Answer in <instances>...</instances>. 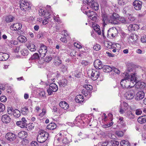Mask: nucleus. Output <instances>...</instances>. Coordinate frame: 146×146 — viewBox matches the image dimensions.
<instances>
[{"label": "nucleus", "mask_w": 146, "mask_h": 146, "mask_svg": "<svg viewBox=\"0 0 146 146\" xmlns=\"http://www.w3.org/2000/svg\"><path fill=\"white\" fill-rule=\"evenodd\" d=\"M14 117L15 118L19 117L21 115L20 111L18 110H15L13 111V114Z\"/></svg>", "instance_id": "41"}, {"label": "nucleus", "mask_w": 146, "mask_h": 146, "mask_svg": "<svg viewBox=\"0 0 146 146\" xmlns=\"http://www.w3.org/2000/svg\"><path fill=\"white\" fill-rule=\"evenodd\" d=\"M46 113V110L45 109H42V112L39 114L38 116L40 117H42Z\"/></svg>", "instance_id": "56"}, {"label": "nucleus", "mask_w": 146, "mask_h": 146, "mask_svg": "<svg viewBox=\"0 0 146 146\" xmlns=\"http://www.w3.org/2000/svg\"><path fill=\"white\" fill-rule=\"evenodd\" d=\"M14 18L13 16L11 15L7 16L5 18V21L7 23L11 22L13 21Z\"/></svg>", "instance_id": "42"}, {"label": "nucleus", "mask_w": 146, "mask_h": 146, "mask_svg": "<svg viewBox=\"0 0 146 146\" xmlns=\"http://www.w3.org/2000/svg\"><path fill=\"white\" fill-rule=\"evenodd\" d=\"M112 68L108 65H105L103 66L102 69L104 72H109L112 70Z\"/></svg>", "instance_id": "38"}, {"label": "nucleus", "mask_w": 146, "mask_h": 146, "mask_svg": "<svg viewBox=\"0 0 146 146\" xmlns=\"http://www.w3.org/2000/svg\"><path fill=\"white\" fill-rule=\"evenodd\" d=\"M34 19V18L33 17H26L24 19V20L25 21H28V22H31L33 21Z\"/></svg>", "instance_id": "48"}, {"label": "nucleus", "mask_w": 146, "mask_h": 146, "mask_svg": "<svg viewBox=\"0 0 146 146\" xmlns=\"http://www.w3.org/2000/svg\"><path fill=\"white\" fill-rule=\"evenodd\" d=\"M47 51L46 47L45 46L41 44L38 51L40 57L41 58L44 57Z\"/></svg>", "instance_id": "13"}, {"label": "nucleus", "mask_w": 146, "mask_h": 146, "mask_svg": "<svg viewBox=\"0 0 146 146\" xmlns=\"http://www.w3.org/2000/svg\"><path fill=\"white\" fill-rule=\"evenodd\" d=\"M90 26L94 30V31L96 32L98 35L101 34V32L100 29V27L97 23L92 22L90 24Z\"/></svg>", "instance_id": "16"}, {"label": "nucleus", "mask_w": 146, "mask_h": 146, "mask_svg": "<svg viewBox=\"0 0 146 146\" xmlns=\"http://www.w3.org/2000/svg\"><path fill=\"white\" fill-rule=\"evenodd\" d=\"M1 119L2 122L5 123H9L11 120V118L7 114H4L1 117Z\"/></svg>", "instance_id": "24"}, {"label": "nucleus", "mask_w": 146, "mask_h": 146, "mask_svg": "<svg viewBox=\"0 0 146 146\" xmlns=\"http://www.w3.org/2000/svg\"><path fill=\"white\" fill-rule=\"evenodd\" d=\"M75 100L77 103L81 104L84 101V98L82 95L79 94L76 97Z\"/></svg>", "instance_id": "28"}, {"label": "nucleus", "mask_w": 146, "mask_h": 146, "mask_svg": "<svg viewBox=\"0 0 146 146\" xmlns=\"http://www.w3.org/2000/svg\"><path fill=\"white\" fill-rule=\"evenodd\" d=\"M139 29V26L136 24H131L130 25L128 28L129 31H132L137 30Z\"/></svg>", "instance_id": "29"}, {"label": "nucleus", "mask_w": 146, "mask_h": 146, "mask_svg": "<svg viewBox=\"0 0 146 146\" xmlns=\"http://www.w3.org/2000/svg\"><path fill=\"white\" fill-rule=\"evenodd\" d=\"M14 110L11 107H9L7 109V113L9 114H13V111H14Z\"/></svg>", "instance_id": "58"}, {"label": "nucleus", "mask_w": 146, "mask_h": 146, "mask_svg": "<svg viewBox=\"0 0 146 146\" xmlns=\"http://www.w3.org/2000/svg\"><path fill=\"white\" fill-rule=\"evenodd\" d=\"M88 6L96 11L98 9L99 6L98 3L95 1H83V3L81 8L82 11L85 14L88 12L89 9Z\"/></svg>", "instance_id": "4"}, {"label": "nucleus", "mask_w": 146, "mask_h": 146, "mask_svg": "<svg viewBox=\"0 0 146 146\" xmlns=\"http://www.w3.org/2000/svg\"><path fill=\"white\" fill-rule=\"evenodd\" d=\"M113 146H118L119 144V142L117 141H113L111 142Z\"/></svg>", "instance_id": "64"}, {"label": "nucleus", "mask_w": 146, "mask_h": 146, "mask_svg": "<svg viewBox=\"0 0 146 146\" xmlns=\"http://www.w3.org/2000/svg\"><path fill=\"white\" fill-rule=\"evenodd\" d=\"M58 83L60 87H63L67 85L68 82L66 79H64L59 81Z\"/></svg>", "instance_id": "34"}, {"label": "nucleus", "mask_w": 146, "mask_h": 146, "mask_svg": "<svg viewBox=\"0 0 146 146\" xmlns=\"http://www.w3.org/2000/svg\"><path fill=\"white\" fill-rule=\"evenodd\" d=\"M94 14H96V13L94 12L88 10V11L86 14L89 18L90 19L91 17L93 16V15H94Z\"/></svg>", "instance_id": "50"}, {"label": "nucleus", "mask_w": 146, "mask_h": 146, "mask_svg": "<svg viewBox=\"0 0 146 146\" xmlns=\"http://www.w3.org/2000/svg\"><path fill=\"white\" fill-rule=\"evenodd\" d=\"M105 46L109 48H115L118 46V48H120V46L119 44L115 43H112L110 42H105Z\"/></svg>", "instance_id": "20"}, {"label": "nucleus", "mask_w": 146, "mask_h": 146, "mask_svg": "<svg viewBox=\"0 0 146 146\" xmlns=\"http://www.w3.org/2000/svg\"><path fill=\"white\" fill-rule=\"evenodd\" d=\"M17 39L19 42L22 43H25L27 40V38L25 36L22 35L19 36L18 38Z\"/></svg>", "instance_id": "36"}, {"label": "nucleus", "mask_w": 146, "mask_h": 146, "mask_svg": "<svg viewBox=\"0 0 146 146\" xmlns=\"http://www.w3.org/2000/svg\"><path fill=\"white\" fill-rule=\"evenodd\" d=\"M94 66L96 69H100L102 68L103 65L100 60H97L95 61L94 62Z\"/></svg>", "instance_id": "25"}, {"label": "nucleus", "mask_w": 146, "mask_h": 146, "mask_svg": "<svg viewBox=\"0 0 146 146\" xmlns=\"http://www.w3.org/2000/svg\"><path fill=\"white\" fill-rule=\"evenodd\" d=\"M55 21L56 22L59 23L61 22V20H60V18L59 17V15H57L56 16H54L53 17Z\"/></svg>", "instance_id": "55"}, {"label": "nucleus", "mask_w": 146, "mask_h": 146, "mask_svg": "<svg viewBox=\"0 0 146 146\" xmlns=\"http://www.w3.org/2000/svg\"><path fill=\"white\" fill-rule=\"evenodd\" d=\"M72 135L68 134L66 131L62 130L57 135L54 144L56 145H62L63 144L68 143L72 141Z\"/></svg>", "instance_id": "3"}, {"label": "nucleus", "mask_w": 146, "mask_h": 146, "mask_svg": "<svg viewBox=\"0 0 146 146\" xmlns=\"http://www.w3.org/2000/svg\"><path fill=\"white\" fill-rule=\"evenodd\" d=\"M5 137L8 141L12 142L15 140L17 135L12 133L8 132L5 135Z\"/></svg>", "instance_id": "12"}, {"label": "nucleus", "mask_w": 146, "mask_h": 146, "mask_svg": "<svg viewBox=\"0 0 146 146\" xmlns=\"http://www.w3.org/2000/svg\"><path fill=\"white\" fill-rule=\"evenodd\" d=\"M48 136L47 133L42 131L37 136V141L40 143H43L47 139Z\"/></svg>", "instance_id": "5"}, {"label": "nucleus", "mask_w": 146, "mask_h": 146, "mask_svg": "<svg viewBox=\"0 0 146 146\" xmlns=\"http://www.w3.org/2000/svg\"><path fill=\"white\" fill-rule=\"evenodd\" d=\"M39 14L40 16L44 17H46V16L48 17L51 14L49 12H46L44 9H41L39 10Z\"/></svg>", "instance_id": "27"}, {"label": "nucleus", "mask_w": 146, "mask_h": 146, "mask_svg": "<svg viewBox=\"0 0 146 146\" xmlns=\"http://www.w3.org/2000/svg\"><path fill=\"white\" fill-rule=\"evenodd\" d=\"M36 91L39 95V97L45 98H46L45 91L42 89H37Z\"/></svg>", "instance_id": "23"}, {"label": "nucleus", "mask_w": 146, "mask_h": 146, "mask_svg": "<svg viewBox=\"0 0 146 146\" xmlns=\"http://www.w3.org/2000/svg\"><path fill=\"white\" fill-rule=\"evenodd\" d=\"M85 52L82 51V52H80L79 53H78L77 54V56L78 57H82L84 56V55H85Z\"/></svg>", "instance_id": "59"}, {"label": "nucleus", "mask_w": 146, "mask_h": 146, "mask_svg": "<svg viewBox=\"0 0 146 146\" xmlns=\"http://www.w3.org/2000/svg\"><path fill=\"white\" fill-rule=\"evenodd\" d=\"M57 59V61L55 62V64L56 65H58L61 64L62 61L60 59L59 57L57 56L56 58Z\"/></svg>", "instance_id": "57"}, {"label": "nucleus", "mask_w": 146, "mask_h": 146, "mask_svg": "<svg viewBox=\"0 0 146 146\" xmlns=\"http://www.w3.org/2000/svg\"><path fill=\"white\" fill-rule=\"evenodd\" d=\"M119 16L117 13H113L110 17L109 22L111 23L116 24L119 23Z\"/></svg>", "instance_id": "10"}, {"label": "nucleus", "mask_w": 146, "mask_h": 146, "mask_svg": "<svg viewBox=\"0 0 146 146\" xmlns=\"http://www.w3.org/2000/svg\"><path fill=\"white\" fill-rule=\"evenodd\" d=\"M81 63L83 66H86L89 64V62L85 60H82L81 62Z\"/></svg>", "instance_id": "63"}, {"label": "nucleus", "mask_w": 146, "mask_h": 146, "mask_svg": "<svg viewBox=\"0 0 146 146\" xmlns=\"http://www.w3.org/2000/svg\"><path fill=\"white\" fill-rule=\"evenodd\" d=\"M20 4L21 9L26 11L27 10H29L31 8L32 5L31 3L28 2L27 1H21Z\"/></svg>", "instance_id": "7"}, {"label": "nucleus", "mask_w": 146, "mask_h": 146, "mask_svg": "<svg viewBox=\"0 0 146 146\" xmlns=\"http://www.w3.org/2000/svg\"><path fill=\"white\" fill-rule=\"evenodd\" d=\"M56 127V125L54 123H51L48 125L46 127L47 129L52 130L55 129Z\"/></svg>", "instance_id": "43"}, {"label": "nucleus", "mask_w": 146, "mask_h": 146, "mask_svg": "<svg viewBox=\"0 0 146 146\" xmlns=\"http://www.w3.org/2000/svg\"><path fill=\"white\" fill-rule=\"evenodd\" d=\"M85 88L88 90L91 91L92 90L93 87L92 86L89 84H86L84 85Z\"/></svg>", "instance_id": "52"}, {"label": "nucleus", "mask_w": 146, "mask_h": 146, "mask_svg": "<svg viewBox=\"0 0 146 146\" xmlns=\"http://www.w3.org/2000/svg\"><path fill=\"white\" fill-rule=\"evenodd\" d=\"M38 66L39 67L42 68L45 66L44 60L41 59L38 60Z\"/></svg>", "instance_id": "44"}, {"label": "nucleus", "mask_w": 146, "mask_h": 146, "mask_svg": "<svg viewBox=\"0 0 146 146\" xmlns=\"http://www.w3.org/2000/svg\"><path fill=\"white\" fill-rule=\"evenodd\" d=\"M126 88H125L123 87L122 86L120 87L119 88V93L122 94H123L126 91Z\"/></svg>", "instance_id": "60"}, {"label": "nucleus", "mask_w": 146, "mask_h": 146, "mask_svg": "<svg viewBox=\"0 0 146 146\" xmlns=\"http://www.w3.org/2000/svg\"><path fill=\"white\" fill-rule=\"evenodd\" d=\"M82 93L84 94L85 97H87V98H88L91 96V94L90 92H89L84 90H83L82 92Z\"/></svg>", "instance_id": "39"}, {"label": "nucleus", "mask_w": 146, "mask_h": 146, "mask_svg": "<svg viewBox=\"0 0 146 146\" xmlns=\"http://www.w3.org/2000/svg\"><path fill=\"white\" fill-rule=\"evenodd\" d=\"M145 93L143 92L140 91L138 92L136 94L135 99L136 100H141L144 97Z\"/></svg>", "instance_id": "26"}, {"label": "nucleus", "mask_w": 146, "mask_h": 146, "mask_svg": "<svg viewBox=\"0 0 146 146\" xmlns=\"http://www.w3.org/2000/svg\"><path fill=\"white\" fill-rule=\"evenodd\" d=\"M116 134L119 137H122L124 133L122 131H116Z\"/></svg>", "instance_id": "62"}, {"label": "nucleus", "mask_w": 146, "mask_h": 146, "mask_svg": "<svg viewBox=\"0 0 146 146\" xmlns=\"http://www.w3.org/2000/svg\"><path fill=\"white\" fill-rule=\"evenodd\" d=\"M113 123V122H111L110 123H108L107 124H105L103 125L102 127L106 129L112 126Z\"/></svg>", "instance_id": "53"}, {"label": "nucleus", "mask_w": 146, "mask_h": 146, "mask_svg": "<svg viewBox=\"0 0 146 146\" xmlns=\"http://www.w3.org/2000/svg\"><path fill=\"white\" fill-rule=\"evenodd\" d=\"M137 121L140 123H143L146 122V115L140 117L138 118Z\"/></svg>", "instance_id": "37"}, {"label": "nucleus", "mask_w": 146, "mask_h": 146, "mask_svg": "<svg viewBox=\"0 0 146 146\" xmlns=\"http://www.w3.org/2000/svg\"><path fill=\"white\" fill-rule=\"evenodd\" d=\"M93 116L91 115H87L82 114L78 116L75 118L74 123L67 122L66 126L73 127L74 125L80 128H84L87 127H89L92 125L90 122L93 120Z\"/></svg>", "instance_id": "1"}, {"label": "nucleus", "mask_w": 146, "mask_h": 146, "mask_svg": "<svg viewBox=\"0 0 146 146\" xmlns=\"http://www.w3.org/2000/svg\"><path fill=\"white\" fill-rule=\"evenodd\" d=\"M74 45L75 47L78 49L81 48L82 47V46L80 43L78 42H74Z\"/></svg>", "instance_id": "61"}, {"label": "nucleus", "mask_w": 146, "mask_h": 146, "mask_svg": "<svg viewBox=\"0 0 146 146\" xmlns=\"http://www.w3.org/2000/svg\"><path fill=\"white\" fill-rule=\"evenodd\" d=\"M59 106L65 110L68 109L69 107L68 104L65 101L60 102L59 103Z\"/></svg>", "instance_id": "31"}, {"label": "nucleus", "mask_w": 146, "mask_h": 146, "mask_svg": "<svg viewBox=\"0 0 146 146\" xmlns=\"http://www.w3.org/2000/svg\"><path fill=\"white\" fill-rule=\"evenodd\" d=\"M49 88L47 90V92L49 95H52L53 92H56L58 89L57 86L54 83H50Z\"/></svg>", "instance_id": "9"}, {"label": "nucleus", "mask_w": 146, "mask_h": 146, "mask_svg": "<svg viewBox=\"0 0 146 146\" xmlns=\"http://www.w3.org/2000/svg\"><path fill=\"white\" fill-rule=\"evenodd\" d=\"M21 52L22 55L23 56H27L29 53V52L28 49H24L21 51Z\"/></svg>", "instance_id": "49"}, {"label": "nucleus", "mask_w": 146, "mask_h": 146, "mask_svg": "<svg viewBox=\"0 0 146 146\" xmlns=\"http://www.w3.org/2000/svg\"><path fill=\"white\" fill-rule=\"evenodd\" d=\"M123 74V76L124 75V78L122 79L120 82L121 85L123 87L125 88H131L135 85L137 88H142L143 86V83L137 82V77L135 74L131 75L130 77L126 72Z\"/></svg>", "instance_id": "2"}, {"label": "nucleus", "mask_w": 146, "mask_h": 146, "mask_svg": "<svg viewBox=\"0 0 146 146\" xmlns=\"http://www.w3.org/2000/svg\"><path fill=\"white\" fill-rule=\"evenodd\" d=\"M90 19L92 21L95 22L97 21L98 19L97 15L96 13V14H94V15H93V16L91 17Z\"/></svg>", "instance_id": "51"}, {"label": "nucleus", "mask_w": 146, "mask_h": 146, "mask_svg": "<svg viewBox=\"0 0 146 146\" xmlns=\"http://www.w3.org/2000/svg\"><path fill=\"white\" fill-rule=\"evenodd\" d=\"M55 78L52 77L51 76V77H50V76L49 75L48 76V82H45L42 80H41V82L40 84L42 85H44L46 86H47L49 85V83H51L52 82H54Z\"/></svg>", "instance_id": "21"}, {"label": "nucleus", "mask_w": 146, "mask_h": 146, "mask_svg": "<svg viewBox=\"0 0 146 146\" xmlns=\"http://www.w3.org/2000/svg\"><path fill=\"white\" fill-rule=\"evenodd\" d=\"M137 35L135 34H131L128 38V42L129 44H133L137 40Z\"/></svg>", "instance_id": "14"}, {"label": "nucleus", "mask_w": 146, "mask_h": 146, "mask_svg": "<svg viewBox=\"0 0 146 146\" xmlns=\"http://www.w3.org/2000/svg\"><path fill=\"white\" fill-rule=\"evenodd\" d=\"M51 14L50 15L48 16V17L46 16V17H44V19L42 22V25H46V27L48 28H50L52 27L51 23H49V20L51 18Z\"/></svg>", "instance_id": "17"}, {"label": "nucleus", "mask_w": 146, "mask_h": 146, "mask_svg": "<svg viewBox=\"0 0 146 146\" xmlns=\"http://www.w3.org/2000/svg\"><path fill=\"white\" fill-rule=\"evenodd\" d=\"M135 91L133 89L127 91L124 94V97L127 100L133 99L135 96Z\"/></svg>", "instance_id": "11"}, {"label": "nucleus", "mask_w": 146, "mask_h": 146, "mask_svg": "<svg viewBox=\"0 0 146 146\" xmlns=\"http://www.w3.org/2000/svg\"><path fill=\"white\" fill-rule=\"evenodd\" d=\"M27 121L25 118L23 117L21 121H17L16 122V124L19 127L21 128H24L26 125Z\"/></svg>", "instance_id": "18"}, {"label": "nucleus", "mask_w": 146, "mask_h": 146, "mask_svg": "<svg viewBox=\"0 0 146 146\" xmlns=\"http://www.w3.org/2000/svg\"><path fill=\"white\" fill-rule=\"evenodd\" d=\"M117 118L118 119V123L122 125L123 126H125L126 125V123L125 121L124 120L123 117L119 116L117 117Z\"/></svg>", "instance_id": "35"}, {"label": "nucleus", "mask_w": 146, "mask_h": 146, "mask_svg": "<svg viewBox=\"0 0 146 146\" xmlns=\"http://www.w3.org/2000/svg\"><path fill=\"white\" fill-rule=\"evenodd\" d=\"M27 48L31 51L33 52L36 50V47L33 44H29L27 46Z\"/></svg>", "instance_id": "40"}, {"label": "nucleus", "mask_w": 146, "mask_h": 146, "mask_svg": "<svg viewBox=\"0 0 146 146\" xmlns=\"http://www.w3.org/2000/svg\"><path fill=\"white\" fill-rule=\"evenodd\" d=\"M102 17L104 23L107 22L108 19V17L106 13H102Z\"/></svg>", "instance_id": "47"}, {"label": "nucleus", "mask_w": 146, "mask_h": 146, "mask_svg": "<svg viewBox=\"0 0 146 146\" xmlns=\"http://www.w3.org/2000/svg\"><path fill=\"white\" fill-rule=\"evenodd\" d=\"M120 144L121 146H129V143L128 141L127 140H121Z\"/></svg>", "instance_id": "46"}, {"label": "nucleus", "mask_w": 146, "mask_h": 146, "mask_svg": "<svg viewBox=\"0 0 146 146\" xmlns=\"http://www.w3.org/2000/svg\"><path fill=\"white\" fill-rule=\"evenodd\" d=\"M22 27L21 24L19 23H13L10 26V29L12 31H16L20 30Z\"/></svg>", "instance_id": "15"}, {"label": "nucleus", "mask_w": 146, "mask_h": 146, "mask_svg": "<svg viewBox=\"0 0 146 146\" xmlns=\"http://www.w3.org/2000/svg\"><path fill=\"white\" fill-rule=\"evenodd\" d=\"M18 135L19 137L24 139L27 137V133L26 131H22L19 132Z\"/></svg>", "instance_id": "33"}, {"label": "nucleus", "mask_w": 146, "mask_h": 146, "mask_svg": "<svg viewBox=\"0 0 146 146\" xmlns=\"http://www.w3.org/2000/svg\"><path fill=\"white\" fill-rule=\"evenodd\" d=\"M21 113L23 115H27L29 113V108L26 107H24L21 110Z\"/></svg>", "instance_id": "45"}, {"label": "nucleus", "mask_w": 146, "mask_h": 146, "mask_svg": "<svg viewBox=\"0 0 146 146\" xmlns=\"http://www.w3.org/2000/svg\"><path fill=\"white\" fill-rule=\"evenodd\" d=\"M120 105L119 108V112L122 114H124L125 111L128 109L129 106L127 103L125 102L120 101Z\"/></svg>", "instance_id": "8"}, {"label": "nucleus", "mask_w": 146, "mask_h": 146, "mask_svg": "<svg viewBox=\"0 0 146 146\" xmlns=\"http://www.w3.org/2000/svg\"><path fill=\"white\" fill-rule=\"evenodd\" d=\"M125 115L127 118L130 119H133L135 117L133 114L130 111H128L125 112Z\"/></svg>", "instance_id": "32"}, {"label": "nucleus", "mask_w": 146, "mask_h": 146, "mask_svg": "<svg viewBox=\"0 0 146 146\" xmlns=\"http://www.w3.org/2000/svg\"><path fill=\"white\" fill-rule=\"evenodd\" d=\"M9 57V55L8 54L0 52V60L5 61Z\"/></svg>", "instance_id": "30"}, {"label": "nucleus", "mask_w": 146, "mask_h": 146, "mask_svg": "<svg viewBox=\"0 0 146 146\" xmlns=\"http://www.w3.org/2000/svg\"><path fill=\"white\" fill-rule=\"evenodd\" d=\"M117 33V31L115 27H112L109 29L108 31V35H111L112 37L116 36Z\"/></svg>", "instance_id": "19"}, {"label": "nucleus", "mask_w": 146, "mask_h": 146, "mask_svg": "<svg viewBox=\"0 0 146 146\" xmlns=\"http://www.w3.org/2000/svg\"><path fill=\"white\" fill-rule=\"evenodd\" d=\"M88 73L89 75L91 76V78L93 80H96L99 77L100 74L98 70L93 69L89 70Z\"/></svg>", "instance_id": "6"}, {"label": "nucleus", "mask_w": 146, "mask_h": 146, "mask_svg": "<svg viewBox=\"0 0 146 146\" xmlns=\"http://www.w3.org/2000/svg\"><path fill=\"white\" fill-rule=\"evenodd\" d=\"M102 121L106 122L108 119V117L106 116V114L104 113L102 116Z\"/></svg>", "instance_id": "54"}, {"label": "nucleus", "mask_w": 146, "mask_h": 146, "mask_svg": "<svg viewBox=\"0 0 146 146\" xmlns=\"http://www.w3.org/2000/svg\"><path fill=\"white\" fill-rule=\"evenodd\" d=\"M142 3L140 1H134L133 5L135 9L137 10H140L141 8Z\"/></svg>", "instance_id": "22"}]
</instances>
